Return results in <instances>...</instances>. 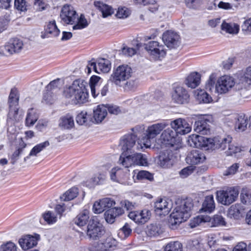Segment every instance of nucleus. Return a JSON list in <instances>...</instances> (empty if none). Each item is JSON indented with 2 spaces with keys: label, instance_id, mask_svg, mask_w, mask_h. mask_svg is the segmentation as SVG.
<instances>
[{
  "label": "nucleus",
  "instance_id": "55",
  "mask_svg": "<svg viewBox=\"0 0 251 251\" xmlns=\"http://www.w3.org/2000/svg\"><path fill=\"white\" fill-rule=\"evenodd\" d=\"M76 20L77 24L73 26L74 30L82 29L88 26V23L83 15L81 14L79 18L77 17Z\"/></svg>",
  "mask_w": 251,
  "mask_h": 251
},
{
  "label": "nucleus",
  "instance_id": "19",
  "mask_svg": "<svg viewBox=\"0 0 251 251\" xmlns=\"http://www.w3.org/2000/svg\"><path fill=\"white\" fill-rule=\"evenodd\" d=\"M175 157L170 150H166L160 152L158 157V164L162 168H170L174 163Z\"/></svg>",
  "mask_w": 251,
  "mask_h": 251
},
{
  "label": "nucleus",
  "instance_id": "14",
  "mask_svg": "<svg viewBox=\"0 0 251 251\" xmlns=\"http://www.w3.org/2000/svg\"><path fill=\"white\" fill-rule=\"evenodd\" d=\"M210 138L193 134L188 137V144L192 147L197 148H203L205 150H209V142Z\"/></svg>",
  "mask_w": 251,
  "mask_h": 251
},
{
  "label": "nucleus",
  "instance_id": "53",
  "mask_svg": "<svg viewBox=\"0 0 251 251\" xmlns=\"http://www.w3.org/2000/svg\"><path fill=\"white\" fill-rule=\"evenodd\" d=\"M216 78V75L215 74H212L209 77L206 84L205 89L207 91L211 93L214 92L215 93V80Z\"/></svg>",
  "mask_w": 251,
  "mask_h": 251
},
{
  "label": "nucleus",
  "instance_id": "45",
  "mask_svg": "<svg viewBox=\"0 0 251 251\" xmlns=\"http://www.w3.org/2000/svg\"><path fill=\"white\" fill-rule=\"evenodd\" d=\"M78 194V189L76 187H74L64 193L60 197V199L63 201H69L76 197Z\"/></svg>",
  "mask_w": 251,
  "mask_h": 251
},
{
  "label": "nucleus",
  "instance_id": "7",
  "mask_svg": "<svg viewBox=\"0 0 251 251\" xmlns=\"http://www.w3.org/2000/svg\"><path fill=\"white\" fill-rule=\"evenodd\" d=\"M145 49L148 54L155 60H159L166 55L165 47L157 41H150L145 44Z\"/></svg>",
  "mask_w": 251,
  "mask_h": 251
},
{
  "label": "nucleus",
  "instance_id": "5",
  "mask_svg": "<svg viewBox=\"0 0 251 251\" xmlns=\"http://www.w3.org/2000/svg\"><path fill=\"white\" fill-rule=\"evenodd\" d=\"M132 69L127 65H122L114 70L110 80L117 86H121V82L128 79L131 76Z\"/></svg>",
  "mask_w": 251,
  "mask_h": 251
},
{
  "label": "nucleus",
  "instance_id": "40",
  "mask_svg": "<svg viewBox=\"0 0 251 251\" xmlns=\"http://www.w3.org/2000/svg\"><path fill=\"white\" fill-rule=\"evenodd\" d=\"M163 231L160 225L156 224H151L147 226L146 233L151 237H157L162 233Z\"/></svg>",
  "mask_w": 251,
  "mask_h": 251
},
{
  "label": "nucleus",
  "instance_id": "41",
  "mask_svg": "<svg viewBox=\"0 0 251 251\" xmlns=\"http://www.w3.org/2000/svg\"><path fill=\"white\" fill-rule=\"evenodd\" d=\"M221 28L226 33L232 34H237L239 30V25L235 23H228L224 22L221 25Z\"/></svg>",
  "mask_w": 251,
  "mask_h": 251
},
{
  "label": "nucleus",
  "instance_id": "59",
  "mask_svg": "<svg viewBox=\"0 0 251 251\" xmlns=\"http://www.w3.org/2000/svg\"><path fill=\"white\" fill-rule=\"evenodd\" d=\"M128 172L129 170L127 169L126 170V172H124L122 170V173L121 174V175H118V183L125 185H129V174Z\"/></svg>",
  "mask_w": 251,
  "mask_h": 251
},
{
  "label": "nucleus",
  "instance_id": "49",
  "mask_svg": "<svg viewBox=\"0 0 251 251\" xmlns=\"http://www.w3.org/2000/svg\"><path fill=\"white\" fill-rule=\"evenodd\" d=\"M133 178L134 181H136V179L139 180H148L150 181H151L153 179V176L152 174L146 171H139L136 176L135 175L133 176Z\"/></svg>",
  "mask_w": 251,
  "mask_h": 251
},
{
  "label": "nucleus",
  "instance_id": "16",
  "mask_svg": "<svg viewBox=\"0 0 251 251\" xmlns=\"http://www.w3.org/2000/svg\"><path fill=\"white\" fill-rule=\"evenodd\" d=\"M172 128L177 134L185 135L189 133L192 129L191 126L186 120L179 118L172 121L171 123Z\"/></svg>",
  "mask_w": 251,
  "mask_h": 251
},
{
  "label": "nucleus",
  "instance_id": "34",
  "mask_svg": "<svg viewBox=\"0 0 251 251\" xmlns=\"http://www.w3.org/2000/svg\"><path fill=\"white\" fill-rule=\"evenodd\" d=\"M59 126L62 128L70 129L74 126L75 123L73 116L70 114H67L60 118Z\"/></svg>",
  "mask_w": 251,
  "mask_h": 251
},
{
  "label": "nucleus",
  "instance_id": "39",
  "mask_svg": "<svg viewBox=\"0 0 251 251\" xmlns=\"http://www.w3.org/2000/svg\"><path fill=\"white\" fill-rule=\"evenodd\" d=\"M196 99L200 103H208L212 101V98L203 90H197L195 91Z\"/></svg>",
  "mask_w": 251,
  "mask_h": 251
},
{
  "label": "nucleus",
  "instance_id": "25",
  "mask_svg": "<svg viewBox=\"0 0 251 251\" xmlns=\"http://www.w3.org/2000/svg\"><path fill=\"white\" fill-rule=\"evenodd\" d=\"M137 135L134 133L125 135L120 141L122 150L127 151L135 145Z\"/></svg>",
  "mask_w": 251,
  "mask_h": 251
},
{
  "label": "nucleus",
  "instance_id": "20",
  "mask_svg": "<svg viewBox=\"0 0 251 251\" xmlns=\"http://www.w3.org/2000/svg\"><path fill=\"white\" fill-rule=\"evenodd\" d=\"M179 39V35L172 31H167L162 35V40L164 44L170 48H175L178 46Z\"/></svg>",
  "mask_w": 251,
  "mask_h": 251
},
{
  "label": "nucleus",
  "instance_id": "8",
  "mask_svg": "<svg viewBox=\"0 0 251 251\" xmlns=\"http://www.w3.org/2000/svg\"><path fill=\"white\" fill-rule=\"evenodd\" d=\"M105 231L100 223L94 219L90 220L87 227L86 234L93 240H97L104 237Z\"/></svg>",
  "mask_w": 251,
  "mask_h": 251
},
{
  "label": "nucleus",
  "instance_id": "46",
  "mask_svg": "<svg viewBox=\"0 0 251 251\" xmlns=\"http://www.w3.org/2000/svg\"><path fill=\"white\" fill-rule=\"evenodd\" d=\"M239 83L245 86L251 85V66L247 67L240 76Z\"/></svg>",
  "mask_w": 251,
  "mask_h": 251
},
{
  "label": "nucleus",
  "instance_id": "17",
  "mask_svg": "<svg viewBox=\"0 0 251 251\" xmlns=\"http://www.w3.org/2000/svg\"><path fill=\"white\" fill-rule=\"evenodd\" d=\"M151 212L148 209L141 211H133L129 213L128 217L135 223L138 224H144L147 222L150 218Z\"/></svg>",
  "mask_w": 251,
  "mask_h": 251
},
{
  "label": "nucleus",
  "instance_id": "22",
  "mask_svg": "<svg viewBox=\"0 0 251 251\" xmlns=\"http://www.w3.org/2000/svg\"><path fill=\"white\" fill-rule=\"evenodd\" d=\"M205 158V155L201 151L193 150L188 154L186 160L188 164L196 165L202 163Z\"/></svg>",
  "mask_w": 251,
  "mask_h": 251
},
{
  "label": "nucleus",
  "instance_id": "6",
  "mask_svg": "<svg viewBox=\"0 0 251 251\" xmlns=\"http://www.w3.org/2000/svg\"><path fill=\"white\" fill-rule=\"evenodd\" d=\"M23 47L22 41L17 38L10 39L4 46L0 47V54L9 56L19 52Z\"/></svg>",
  "mask_w": 251,
  "mask_h": 251
},
{
  "label": "nucleus",
  "instance_id": "57",
  "mask_svg": "<svg viewBox=\"0 0 251 251\" xmlns=\"http://www.w3.org/2000/svg\"><path fill=\"white\" fill-rule=\"evenodd\" d=\"M239 167L240 164L239 163H234L224 172L223 175L228 177L231 176L237 172Z\"/></svg>",
  "mask_w": 251,
  "mask_h": 251
},
{
  "label": "nucleus",
  "instance_id": "33",
  "mask_svg": "<svg viewBox=\"0 0 251 251\" xmlns=\"http://www.w3.org/2000/svg\"><path fill=\"white\" fill-rule=\"evenodd\" d=\"M94 5L97 9L101 12L103 18L110 16L114 13L113 9L111 6L100 1H94Z\"/></svg>",
  "mask_w": 251,
  "mask_h": 251
},
{
  "label": "nucleus",
  "instance_id": "11",
  "mask_svg": "<svg viewBox=\"0 0 251 251\" xmlns=\"http://www.w3.org/2000/svg\"><path fill=\"white\" fill-rule=\"evenodd\" d=\"M172 98L174 102L183 104L189 102L190 95L185 88L181 86H177L174 89Z\"/></svg>",
  "mask_w": 251,
  "mask_h": 251
},
{
  "label": "nucleus",
  "instance_id": "27",
  "mask_svg": "<svg viewBox=\"0 0 251 251\" xmlns=\"http://www.w3.org/2000/svg\"><path fill=\"white\" fill-rule=\"evenodd\" d=\"M60 79L57 78L50 82L46 86V89L48 92L44 94L43 100L48 104H52L53 102V99L50 94V92L58 88L60 86Z\"/></svg>",
  "mask_w": 251,
  "mask_h": 251
},
{
  "label": "nucleus",
  "instance_id": "12",
  "mask_svg": "<svg viewBox=\"0 0 251 251\" xmlns=\"http://www.w3.org/2000/svg\"><path fill=\"white\" fill-rule=\"evenodd\" d=\"M40 236L38 234L34 235L26 234L22 236L19 239V244L22 249L24 251L30 250L36 246Z\"/></svg>",
  "mask_w": 251,
  "mask_h": 251
},
{
  "label": "nucleus",
  "instance_id": "9",
  "mask_svg": "<svg viewBox=\"0 0 251 251\" xmlns=\"http://www.w3.org/2000/svg\"><path fill=\"white\" fill-rule=\"evenodd\" d=\"M235 84L234 78L229 75H224L218 78L215 85V93H226Z\"/></svg>",
  "mask_w": 251,
  "mask_h": 251
},
{
  "label": "nucleus",
  "instance_id": "18",
  "mask_svg": "<svg viewBox=\"0 0 251 251\" xmlns=\"http://www.w3.org/2000/svg\"><path fill=\"white\" fill-rule=\"evenodd\" d=\"M172 202L171 200L160 199L154 203V211L159 215H167L172 208Z\"/></svg>",
  "mask_w": 251,
  "mask_h": 251
},
{
  "label": "nucleus",
  "instance_id": "2",
  "mask_svg": "<svg viewBox=\"0 0 251 251\" xmlns=\"http://www.w3.org/2000/svg\"><path fill=\"white\" fill-rule=\"evenodd\" d=\"M176 205L168 221L169 226L172 229L177 228L180 224L190 217V212L193 207L192 201L189 199L177 201Z\"/></svg>",
  "mask_w": 251,
  "mask_h": 251
},
{
  "label": "nucleus",
  "instance_id": "1",
  "mask_svg": "<svg viewBox=\"0 0 251 251\" xmlns=\"http://www.w3.org/2000/svg\"><path fill=\"white\" fill-rule=\"evenodd\" d=\"M86 86V81L82 79H76L71 85L64 88L63 95L71 104L84 103L88 101L89 97Z\"/></svg>",
  "mask_w": 251,
  "mask_h": 251
},
{
  "label": "nucleus",
  "instance_id": "31",
  "mask_svg": "<svg viewBox=\"0 0 251 251\" xmlns=\"http://www.w3.org/2000/svg\"><path fill=\"white\" fill-rule=\"evenodd\" d=\"M90 218V211L85 208L82 210L75 218L74 222L78 226H85Z\"/></svg>",
  "mask_w": 251,
  "mask_h": 251
},
{
  "label": "nucleus",
  "instance_id": "52",
  "mask_svg": "<svg viewBox=\"0 0 251 251\" xmlns=\"http://www.w3.org/2000/svg\"><path fill=\"white\" fill-rule=\"evenodd\" d=\"M100 78L96 75L92 76L90 79V87L91 88V92L92 96L94 98L98 95L99 93L96 94V89L98 85V82Z\"/></svg>",
  "mask_w": 251,
  "mask_h": 251
},
{
  "label": "nucleus",
  "instance_id": "3",
  "mask_svg": "<svg viewBox=\"0 0 251 251\" xmlns=\"http://www.w3.org/2000/svg\"><path fill=\"white\" fill-rule=\"evenodd\" d=\"M168 125V122L164 120L160 123L149 126L146 130L145 136L138 141V144L140 145L141 149H142L143 147L150 148L151 146V141L153 140Z\"/></svg>",
  "mask_w": 251,
  "mask_h": 251
},
{
  "label": "nucleus",
  "instance_id": "36",
  "mask_svg": "<svg viewBox=\"0 0 251 251\" xmlns=\"http://www.w3.org/2000/svg\"><path fill=\"white\" fill-rule=\"evenodd\" d=\"M39 118L36 111L34 108H30L27 110L25 120V125L26 126L30 127L33 126Z\"/></svg>",
  "mask_w": 251,
  "mask_h": 251
},
{
  "label": "nucleus",
  "instance_id": "38",
  "mask_svg": "<svg viewBox=\"0 0 251 251\" xmlns=\"http://www.w3.org/2000/svg\"><path fill=\"white\" fill-rule=\"evenodd\" d=\"M119 162L125 168H129L133 165V156L128 154L127 151H124L121 154Z\"/></svg>",
  "mask_w": 251,
  "mask_h": 251
},
{
  "label": "nucleus",
  "instance_id": "64",
  "mask_svg": "<svg viewBox=\"0 0 251 251\" xmlns=\"http://www.w3.org/2000/svg\"><path fill=\"white\" fill-rule=\"evenodd\" d=\"M16 245L12 242H8L0 246V251H17Z\"/></svg>",
  "mask_w": 251,
  "mask_h": 251
},
{
  "label": "nucleus",
  "instance_id": "32",
  "mask_svg": "<svg viewBox=\"0 0 251 251\" xmlns=\"http://www.w3.org/2000/svg\"><path fill=\"white\" fill-rule=\"evenodd\" d=\"M201 75L197 72L191 73L185 80L186 85L191 88H195L200 83Z\"/></svg>",
  "mask_w": 251,
  "mask_h": 251
},
{
  "label": "nucleus",
  "instance_id": "24",
  "mask_svg": "<svg viewBox=\"0 0 251 251\" xmlns=\"http://www.w3.org/2000/svg\"><path fill=\"white\" fill-rule=\"evenodd\" d=\"M176 135L177 133L175 130L168 128L163 131L160 139L164 144L172 146L175 143Z\"/></svg>",
  "mask_w": 251,
  "mask_h": 251
},
{
  "label": "nucleus",
  "instance_id": "21",
  "mask_svg": "<svg viewBox=\"0 0 251 251\" xmlns=\"http://www.w3.org/2000/svg\"><path fill=\"white\" fill-rule=\"evenodd\" d=\"M209 120L206 115L202 116L195 123L194 130L201 134L206 135L210 133Z\"/></svg>",
  "mask_w": 251,
  "mask_h": 251
},
{
  "label": "nucleus",
  "instance_id": "30",
  "mask_svg": "<svg viewBox=\"0 0 251 251\" xmlns=\"http://www.w3.org/2000/svg\"><path fill=\"white\" fill-rule=\"evenodd\" d=\"M215 208V203L213 195H209L205 197L202 203L201 208L200 209L201 212L210 213L212 212Z\"/></svg>",
  "mask_w": 251,
  "mask_h": 251
},
{
  "label": "nucleus",
  "instance_id": "26",
  "mask_svg": "<svg viewBox=\"0 0 251 251\" xmlns=\"http://www.w3.org/2000/svg\"><path fill=\"white\" fill-rule=\"evenodd\" d=\"M124 211L122 208L113 207L107 210L104 212V218L107 223L109 224H113L115 219L122 215Z\"/></svg>",
  "mask_w": 251,
  "mask_h": 251
},
{
  "label": "nucleus",
  "instance_id": "23",
  "mask_svg": "<svg viewBox=\"0 0 251 251\" xmlns=\"http://www.w3.org/2000/svg\"><path fill=\"white\" fill-rule=\"evenodd\" d=\"M60 33L59 29L57 28L54 20L51 21L47 25L44 32L41 33V37L43 39L57 36Z\"/></svg>",
  "mask_w": 251,
  "mask_h": 251
},
{
  "label": "nucleus",
  "instance_id": "29",
  "mask_svg": "<svg viewBox=\"0 0 251 251\" xmlns=\"http://www.w3.org/2000/svg\"><path fill=\"white\" fill-rule=\"evenodd\" d=\"M107 114V108L104 105H99L93 109V118L97 123L101 122Z\"/></svg>",
  "mask_w": 251,
  "mask_h": 251
},
{
  "label": "nucleus",
  "instance_id": "37",
  "mask_svg": "<svg viewBox=\"0 0 251 251\" xmlns=\"http://www.w3.org/2000/svg\"><path fill=\"white\" fill-rule=\"evenodd\" d=\"M243 210V206L241 204L236 203L230 207L228 211V215L231 218L238 219L241 216Z\"/></svg>",
  "mask_w": 251,
  "mask_h": 251
},
{
  "label": "nucleus",
  "instance_id": "58",
  "mask_svg": "<svg viewBox=\"0 0 251 251\" xmlns=\"http://www.w3.org/2000/svg\"><path fill=\"white\" fill-rule=\"evenodd\" d=\"M164 251H182V245L177 241L170 242L166 246Z\"/></svg>",
  "mask_w": 251,
  "mask_h": 251
},
{
  "label": "nucleus",
  "instance_id": "50",
  "mask_svg": "<svg viewBox=\"0 0 251 251\" xmlns=\"http://www.w3.org/2000/svg\"><path fill=\"white\" fill-rule=\"evenodd\" d=\"M49 145L50 143L48 141H46L43 143L36 145L30 151L29 156H36L38 153L40 152Z\"/></svg>",
  "mask_w": 251,
  "mask_h": 251
},
{
  "label": "nucleus",
  "instance_id": "56",
  "mask_svg": "<svg viewBox=\"0 0 251 251\" xmlns=\"http://www.w3.org/2000/svg\"><path fill=\"white\" fill-rule=\"evenodd\" d=\"M241 201L247 205H251V193L247 190H243L240 195Z\"/></svg>",
  "mask_w": 251,
  "mask_h": 251
},
{
  "label": "nucleus",
  "instance_id": "47",
  "mask_svg": "<svg viewBox=\"0 0 251 251\" xmlns=\"http://www.w3.org/2000/svg\"><path fill=\"white\" fill-rule=\"evenodd\" d=\"M91 115L87 112L83 111L78 113L76 117V122L79 125H85L90 121Z\"/></svg>",
  "mask_w": 251,
  "mask_h": 251
},
{
  "label": "nucleus",
  "instance_id": "10",
  "mask_svg": "<svg viewBox=\"0 0 251 251\" xmlns=\"http://www.w3.org/2000/svg\"><path fill=\"white\" fill-rule=\"evenodd\" d=\"M60 17L63 24L72 25L77 19V14L72 6L66 4L62 8Z\"/></svg>",
  "mask_w": 251,
  "mask_h": 251
},
{
  "label": "nucleus",
  "instance_id": "54",
  "mask_svg": "<svg viewBox=\"0 0 251 251\" xmlns=\"http://www.w3.org/2000/svg\"><path fill=\"white\" fill-rule=\"evenodd\" d=\"M44 220L49 225L55 223L57 221V217L53 212L48 211L42 215Z\"/></svg>",
  "mask_w": 251,
  "mask_h": 251
},
{
  "label": "nucleus",
  "instance_id": "35",
  "mask_svg": "<svg viewBox=\"0 0 251 251\" xmlns=\"http://www.w3.org/2000/svg\"><path fill=\"white\" fill-rule=\"evenodd\" d=\"M111 68V64L109 60L104 58H100L98 60L97 73H107L109 72Z\"/></svg>",
  "mask_w": 251,
  "mask_h": 251
},
{
  "label": "nucleus",
  "instance_id": "60",
  "mask_svg": "<svg viewBox=\"0 0 251 251\" xmlns=\"http://www.w3.org/2000/svg\"><path fill=\"white\" fill-rule=\"evenodd\" d=\"M137 84L134 80H129L126 82L123 86V89L126 92L134 91L137 88Z\"/></svg>",
  "mask_w": 251,
  "mask_h": 251
},
{
  "label": "nucleus",
  "instance_id": "61",
  "mask_svg": "<svg viewBox=\"0 0 251 251\" xmlns=\"http://www.w3.org/2000/svg\"><path fill=\"white\" fill-rule=\"evenodd\" d=\"M243 150L241 147L230 143L229 145H228V150L226 153L227 155H232Z\"/></svg>",
  "mask_w": 251,
  "mask_h": 251
},
{
  "label": "nucleus",
  "instance_id": "51",
  "mask_svg": "<svg viewBox=\"0 0 251 251\" xmlns=\"http://www.w3.org/2000/svg\"><path fill=\"white\" fill-rule=\"evenodd\" d=\"M131 231L132 229L129 225L127 223H126L125 225L119 230L118 235L122 240H124L130 235Z\"/></svg>",
  "mask_w": 251,
  "mask_h": 251
},
{
  "label": "nucleus",
  "instance_id": "63",
  "mask_svg": "<svg viewBox=\"0 0 251 251\" xmlns=\"http://www.w3.org/2000/svg\"><path fill=\"white\" fill-rule=\"evenodd\" d=\"M14 7L19 11H26L27 7L26 0H15Z\"/></svg>",
  "mask_w": 251,
  "mask_h": 251
},
{
  "label": "nucleus",
  "instance_id": "15",
  "mask_svg": "<svg viewBox=\"0 0 251 251\" xmlns=\"http://www.w3.org/2000/svg\"><path fill=\"white\" fill-rule=\"evenodd\" d=\"M111 238H105V237L92 243L89 246L90 251H107L112 247L111 244Z\"/></svg>",
  "mask_w": 251,
  "mask_h": 251
},
{
  "label": "nucleus",
  "instance_id": "43",
  "mask_svg": "<svg viewBox=\"0 0 251 251\" xmlns=\"http://www.w3.org/2000/svg\"><path fill=\"white\" fill-rule=\"evenodd\" d=\"M133 165L146 166L148 165L147 156L141 153H136L132 154Z\"/></svg>",
  "mask_w": 251,
  "mask_h": 251
},
{
  "label": "nucleus",
  "instance_id": "42",
  "mask_svg": "<svg viewBox=\"0 0 251 251\" xmlns=\"http://www.w3.org/2000/svg\"><path fill=\"white\" fill-rule=\"evenodd\" d=\"M235 128L239 131H244L247 127L248 118L244 114L238 115L236 118Z\"/></svg>",
  "mask_w": 251,
  "mask_h": 251
},
{
  "label": "nucleus",
  "instance_id": "28",
  "mask_svg": "<svg viewBox=\"0 0 251 251\" xmlns=\"http://www.w3.org/2000/svg\"><path fill=\"white\" fill-rule=\"evenodd\" d=\"M9 112L7 114V121L17 122L23 118V113L19 111V106L9 105Z\"/></svg>",
  "mask_w": 251,
  "mask_h": 251
},
{
  "label": "nucleus",
  "instance_id": "13",
  "mask_svg": "<svg viewBox=\"0 0 251 251\" xmlns=\"http://www.w3.org/2000/svg\"><path fill=\"white\" fill-rule=\"evenodd\" d=\"M232 137L230 136H216L213 138H210L209 142V150H214L215 149H221L224 150L228 145L231 143Z\"/></svg>",
  "mask_w": 251,
  "mask_h": 251
},
{
  "label": "nucleus",
  "instance_id": "62",
  "mask_svg": "<svg viewBox=\"0 0 251 251\" xmlns=\"http://www.w3.org/2000/svg\"><path fill=\"white\" fill-rule=\"evenodd\" d=\"M130 15V11L128 8L123 7L118 8L116 16L118 18L124 19Z\"/></svg>",
  "mask_w": 251,
  "mask_h": 251
},
{
  "label": "nucleus",
  "instance_id": "44",
  "mask_svg": "<svg viewBox=\"0 0 251 251\" xmlns=\"http://www.w3.org/2000/svg\"><path fill=\"white\" fill-rule=\"evenodd\" d=\"M188 248L191 251H201L204 248V243L202 240L194 239L189 242Z\"/></svg>",
  "mask_w": 251,
  "mask_h": 251
},
{
  "label": "nucleus",
  "instance_id": "4",
  "mask_svg": "<svg viewBox=\"0 0 251 251\" xmlns=\"http://www.w3.org/2000/svg\"><path fill=\"white\" fill-rule=\"evenodd\" d=\"M238 195L239 190L236 187H227L216 192L218 202L224 205H229L235 201Z\"/></svg>",
  "mask_w": 251,
  "mask_h": 251
},
{
  "label": "nucleus",
  "instance_id": "48",
  "mask_svg": "<svg viewBox=\"0 0 251 251\" xmlns=\"http://www.w3.org/2000/svg\"><path fill=\"white\" fill-rule=\"evenodd\" d=\"M19 96L17 89L15 88H12L9 96V105L19 106Z\"/></svg>",
  "mask_w": 251,
  "mask_h": 251
}]
</instances>
